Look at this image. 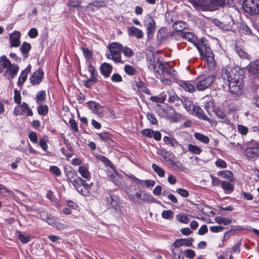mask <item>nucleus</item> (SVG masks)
<instances>
[{
    "mask_svg": "<svg viewBox=\"0 0 259 259\" xmlns=\"http://www.w3.org/2000/svg\"><path fill=\"white\" fill-rule=\"evenodd\" d=\"M186 39L194 44L199 52L203 60L207 64L209 70H213L215 65L213 52L207 42L198 41L196 36L191 32H180V37Z\"/></svg>",
    "mask_w": 259,
    "mask_h": 259,
    "instance_id": "nucleus-1",
    "label": "nucleus"
},
{
    "mask_svg": "<svg viewBox=\"0 0 259 259\" xmlns=\"http://www.w3.org/2000/svg\"><path fill=\"white\" fill-rule=\"evenodd\" d=\"M241 73L242 71L240 72L237 67L223 68L222 71L225 83L228 86L230 92L237 96L241 95L244 92L243 75Z\"/></svg>",
    "mask_w": 259,
    "mask_h": 259,
    "instance_id": "nucleus-2",
    "label": "nucleus"
},
{
    "mask_svg": "<svg viewBox=\"0 0 259 259\" xmlns=\"http://www.w3.org/2000/svg\"><path fill=\"white\" fill-rule=\"evenodd\" d=\"M103 201L108 209L117 213L121 212V202L120 199L115 194L110 192L106 193Z\"/></svg>",
    "mask_w": 259,
    "mask_h": 259,
    "instance_id": "nucleus-3",
    "label": "nucleus"
},
{
    "mask_svg": "<svg viewBox=\"0 0 259 259\" xmlns=\"http://www.w3.org/2000/svg\"><path fill=\"white\" fill-rule=\"evenodd\" d=\"M0 65L6 69L5 73H7L8 77L13 79L17 74L19 67L18 65L12 64L10 61L5 55L0 57Z\"/></svg>",
    "mask_w": 259,
    "mask_h": 259,
    "instance_id": "nucleus-4",
    "label": "nucleus"
},
{
    "mask_svg": "<svg viewBox=\"0 0 259 259\" xmlns=\"http://www.w3.org/2000/svg\"><path fill=\"white\" fill-rule=\"evenodd\" d=\"M215 76L208 74H202L199 75L196 79V89L202 91L207 89L214 81Z\"/></svg>",
    "mask_w": 259,
    "mask_h": 259,
    "instance_id": "nucleus-5",
    "label": "nucleus"
},
{
    "mask_svg": "<svg viewBox=\"0 0 259 259\" xmlns=\"http://www.w3.org/2000/svg\"><path fill=\"white\" fill-rule=\"evenodd\" d=\"M242 7L244 11L248 14L259 15V0H244Z\"/></svg>",
    "mask_w": 259,
    "mask_h": 259,
    "instance_id": "nucleus-6",
    "label": "nucleus"
},
{
    "mask_svg": "<svg viewBox=\"0 0 259 259\" xmlns=\"http://www.w3.org/2000/svg\"><path fill=\"white\" fill-rule=\"evenodd\" d=\"M153 68L155 74H159V70H160L164 75H166L170 76L175 75V70L172 69L168 63H163L159 60L156 61Z\"/></svg>",
    "mask_w": 259,
    "mask_h": 259,
    "instance_id": "nucleus-7",
    "label": "nucleus"
},
{
    "mask_svg": "<svg viewBox=\"0 0 259 259\" xmlns=\"http://www.w3.org/2000/svg\"><path fill=\"white\" fill-rule=\"evenodd\" d=\"M144 25L146 29V33L149 38L153 36L156 29V23L153 18L149 15L147 16L144 21Z\"/></svg>",
    "mask_w": 259,
    "mask_h": 259,
    "instance_id": "nucleus-8",
    "label": "nucleus"
},
{
    "mask_svg": "<svg viewBox=\"0 0 259 259\" xmlns=\"http://www.w3.org/2000/svg\"><path fill=\"white\" fill-rule=\"evenodd\" d=\"M172 27L176 32H172L170 36L172 37L179 39L180 32H184L183 30L187 27V24L184 21H177L173 24Z\"/></svg>",
    "mask_w": 259,
    "mask_h": 259,
    "instance_id": "nucleus-9",
    "label": "nucleus"
},
{
    "mask_svg": "<svg viewBox=\"0 0 259 259\" xmlns=\"http://www.w3.org/2000/svg\"><path fill=\"white\" fill-rule=\"evenodd\" d=\"M109 179L111 181L120 188L123 189L125 187V183L121 174L115 171L114 174L110 176Z\"/></svg>",
    "mask_w": 259,
    "mask_h": 259,
    "instance_id": "nucleus-10",
    "label": "nucleus"
},
{
    "mask_svg": "<svg viewBox=\"0 0 259 259\" xmlns=\"http://www.w3.org/2000/svg\"><path fill=\"white\" fill-rule=\"evenodd\" d=\"M43 77V71L41 69H38L30 77V82L33 85H38L41 82Z\"/></svg>",
    "mask_w": 259,
    "mask_h": 259,
    "instance_id": "nucleus-11",
    "label": "nucleus"
},
{
    "mask_svg": "<svg viewBox=\"0 0 259 259\" xmlns=\"http://www.w3.org/2000/svg\"><path fill=\"white\" fill-rule=\"evenodd\" d=\"M193 241L194 239L192 238L178 239L174 242L173 246L175 248H179L182 246L190 247L192 245Z\"/></svg>",
    "mask_w": 259,
    "mask_h": 259,
    "instance_id": "nucleus-12",
    "label": "nucleus"
},
{
    "mask_svg": "<svg viewBox=\"0 0 259 259\" xmlns=\"http://www.w3.org/2000/svg\"><path fill=\"white\" fill-rule=\"evenodd\" d=\"M111 52L115 57H119L121 60V52L122 50V45L118 42H112L108 46Z\"/></svg>",
    "mask_w": 259,
    "mask_h": 259,
    "instance_id": "nucleus-13",
    "label": "nucleus"
},
{
    "mask_svg": "<svg viewBox=\"0 0 259 259\" xmlns=\"http://www.w3.org/2000/svg\"><path fill=\"white\" fill-rule=\"evenodd\" d=\"M105 6V3L103 0H96L89 4L87 7L88 12L93 13L99 8Z\"/></svg>",
    "mask_w": 259,
    "mask_h": 259,
    "instance_id": "nucleus-14",
    "label": "nucleus"
},
{
    "mask_svg": "<svg viewBox=\"0 0 259 259\" xmlns=\"http://www.w3.org/2000/svg\"><path fill=\"white\" fill-rule=\"evenodd\" d=\"M210 11H213L218 9L219 7H223L225 4V0H206L204 1Z\"/></svg>",
    "mask_w": 259,
    "mask_h": 259,
    "instance_id": "nucleus-15",
    "label": "nucleus"
},
{
    "mask_svg": "<svg viewBox=\"0 0 259 259\" xmlns=\"http://www.w3.org/2000/svg\"><path fill=\"white\" fill-rule=\"evenodd\" d=\"M20 32L16 31L10 35V41L11 47H18L19 46L20 44Z\"/></svg>",
    "mask_w": 259,
    "mask_h": 259,
    "instance_id": "nucleus-16",
    "label": "nucleus"
},
{
    "mask_svg": "<svg viewBox=\"0 0 259 259\" xmlns=\"http://www.w3.org/2000/svg\"><path fill=\"white\" fill-rule=\"evenodd\" d=\"M70 182L73 185L76 190H78V189L81 187V186H83L84 188L91 187V184L90 185L87 183L85 181L80 177H77L76 179L71 180V182Z\"/></svg>",
    "mask_w": 259,
    "mask_h": 259,
    "instance_id": "nucleus-17",
    "label": "nucleus"
},
{
    "mask_svg": "<svg viewBox=\"0 0 259 259\" xmlns=\"http://www.w3.org/2000/svg\"><path fill=\"white\" fill-rule=\"evenodd\" d=\"M127 33L129 36H135L138 39H141L143 37V31L134 26L127 28Z\"/></svg>",
    "mask_w": 259,
    "mask_h": 259,
    "instance_id": "nucleus-18",
    "label": "nucleus"
},
{
    "mask_svg": "<svg viewBox=\"0 0 259 259\" xmlns=\"http://www.w3.org/2000/svg\"><path fill=\"white\" fill-rule=\"evenodd\" d=\"M193 111L191 114L195 115L199 118L207 121L209 120V118L205 114V113L199 106L196 105V107H194Z\"/></svg>",
    "mask_w": 259,
    "mask_h": 259,
    "instance_id": "nucleus-19",
    "label": "nucleus"
},
{
    "mask_svg": "<svg viewBox=\"0 0 259 259\" xmlns=\"http://www.w3.org/2000/svg\"><path fill=\"white\" fill-rule=\"evenodd\" d=\"M221 187L225 194H231L234 190V186L230 182L223 181L221 182Z\"/></svg>",
    "mask_w": 259,
    "mask_h": 259,
    "instance_id": "nucleus-20",
    "label": "nucleus"
},
{
    "mask_svg": "<svg viewBox=\"0 0 259 259\" xmlns=\"http://www.w3.org/2000/svg\"><path fill=\"white\" fill-rule=\"evenodd\" d=\"M78 172L85 179L89 180L91 178L90 172L89 170V166L88 164L80 166L78 167Z\"/></svg>",
    "mask_w": 259,
    "mask_h": 259,
    "instance_id": "nucleus-21",
    "label": "nucleus"
},
{
    "mask_svg": "<svg viewBox=\"0 0 259 259\" xmlns=\"http://www.w3.org/2000/svg\"><path fill=\"white\" fill-rule=\"evenodd\" d=\"M100 70L103 75L105 77H108L112 72V67L108 63H104L101 65Z\"/></svg>",
    "mask_w": 259,
    "mask_h": 259,
    "instance_id": "nucleus-22",
    "label": "nucleus"
},
{
    "mask_svg": "<svg viewBox=\"0 0 259 259\" xmlns=\"http://www.w3.org/2000/svg\"><path fill=\"white\" fill-rule=\"evenodd\" d=\"M179 85L186 92L193 93L196 91V87H195L190 81H181Z\"/></svg>",
    "mask_w": 259,
    "mask_h": 259,
    "instance_id": "nucleus-23",
    "label": "nucleus"
},
{
    "mask_svg": "<svg viewBox=\"0 0 259 259\" xmlns=\"http://www.w3.org/2000/svg\"><path fill=\"white\" fill-rule=\"evenodd\" d=\"M128 198L133 201H135V196L134 195L135 191H136V187L133 185H130L123 188Z\"/></svg>",
    "mask_w": 259,
    "mask_h": 259,
    "instance_id": "nucleus-24",
    "label": "nucleus"
},
{
    "mask_svg": "<svg viewBox=\"0 0 259 259\" xmlns=\"http://www.w3.org/2000/svg\"><path fill=\"white\" fill-rule=\"evenodd\" d=\"M141 190L139 192H137L134 195L135 196V200L137 198L142 201H151L153 197L151 195H149L146 193H145L142 195L141 192Z\"/></svg>",
    "mask_w": 259,
    "mask_h": 259,
    "instance_id": "nucleus-25",
    "label": "nucleus"
},
{
    "mask_svg": "<svg viewBox=\"0 0 259 259\" xmlns=\"http://www.w3.org/2000/svg\"><path fill=\"white\" fill-rule=\"evenodd\" d=\"M248 71L252 74L259 73V59L250 63L248 66Z\"/></svg>",
    "mask_w": 259,
    "mask_h": 259,
    "instance_id": "nucleus-26",
    "label": "nucleus"
},
{
    "mask_svg": "<svg viewBox=\"0 0 259 259\" xmlns=\"http://www.w3.org/2000/svg\"><path fill=\"white\" fill-rule=\"evenodd\" d=\"M88 107L92 110V111L95 114H99L100 113V110L101 106L100 105L95 101H89L87 103Z\"/></svg>",
    "mask_w": 259,
    "mask_h": 259,
    "instance_id": "nucleus-27",
    "label": "nucleus"
},
{
    "mask_svg": "<svg viewBox=\"0 0 259 259\" xmlns=\"http://www.w3.org/2000/svg\"><path fill=\"white\" fill-rule=\"evenodd\" d=\"M245 155L249 159L254 158L259 155V149L247 148L245 150Z\"/></svg>",
    "mask_w": 259,
    "mask_h": 259,
    "instance_id": "nucleus-28",
    "label": "nucleus"
},
{
    "mask_svg": "<svg viewBox=\"0 0 259 259\" xmlns=\"http://www.w3.org/2000/svg\"><path fill=\"white\" fill-rule=\"evenodd\" d=\"M163 140L165 144L172 148L176 147L179 145L178 142L174 138L164 136Z\"/></svg>",
    "mask_w": 259,
    "mask_h": 259,
    "instance_id": "nucleus-29",
    "label": "nucleus"
},
{
    "mask_svg": "<svg viewBox=\"0 0 259 259\" xmlns=\"http://www.w3.org/2000/svg\"><path fill=\"white\" fill-rule=\"evenodd\" d=\"M64 171L66 177L70 182L75 179V176L76 175V172L71 167L65 168Z\"/></svg>",
    "mask_w": 259,
    "mask_h": 259,
    "instance_id": "nucleus-30",
    "label": "nucleus"
},
{
    "mask_svg": "<svg viewBox=\"0 0 259 259\" xmlns=\"http://www.w3.org/2000/svg\"><path fill=\"white\" fill-rule=\"evenodd\" d=\"M183 105L186 110L190 114L192 113L193 112V107L196 106L193 104L192 101L188 99H184Z\"/></svg>",
    "mask_w": 259,
    "mask_h": 259,
    "instance_id": "nucleus-31",
    "label": "nucleus"
},
{
    "mask_svg": "<svg viewBox=\"0 0 259 259\" xmlns=\"http://www.w3.org/2000/svg\"><path fill=\"white\" fill-rule=\"evenodd\" d=\"M218 175L221 176L223 178L229 179L231 182H233L234 180L232 172L229 170H226L219 171Z\"/></svg>",
    "mask_w": 259,
    "mask_h": 259,
    "instance_id": "nucleus-32",
    "label": "nucleus"
},
{
    "mask_svg": "<svg viewBox=\"0 0 259 259\" xmlns=\"http://www.w3.org/2000/svg\"><path fill=\"white\" fill-rule=\"evenodd\" d=\"M89 72L91 73V76L88 80H87V82H92L93 83L96 82L97 81V74L95 69L91 65L89 66Z\"/></svg>",
    "mask_w": 259,
    "mask_h": 259,
    "instance_id": "nucleus-33",
    "label": "nucleus"
},
{
    "mask_svg": "<svg viewBox=\"0 0 259 259\" xmlns=\"http://www.w3.org/2000/svg\"><path fill=\"white\" fill-rule=\"evenodd\" d=\"M31 48V46L29 43L27 42H24L22 46L20 47V51L23 56L25 57H27L28 56V54Z\"/></svg>",
    "mask_w": 259,
    "mask_h": 259,
    "instance_id": "nucleus-34",
    "label": "nucleus"
},
{
    "mask_svg": "<svg viewBox=\"0 0 259 259\" xmlns=\"http://www.w3.org/2000/svg\"><path fill=\"white\" fill-rule=\"evenodd\" d=\"M46 99V94L45 91H41L37 93L35 100L37 104L42 103Z\"/></svg>",
    "mask_w": 259,
    "mask_h": 259,
    "instance_id": "nucleus-35",
    "label": "nucleus"
},
{
    "mask_svg": "<svg viewBox=\"0 0 259 259\" xmlns=\"http://www.w3.org/2000/svg\"><path fill=\"white\" fill-rule=\"evenodd\" d=\"M235 50L236 53L240 58L248 60L250 59L249 55L247 53H246L244 50H243L241 48L238 47L236 45H235Z\"/></svg>",
    "mask_w": 259,
    "mask_h": 259,
    "instance_id": "nucleus-36",
    "label": "nucleus"
},
{
    "mask_svg": "<svg viewBox=\"0 0 259 259\" xmlns=\"http://www.w3.org/2000/svg\"><path fill=\"white\" fill-rule=\"evenodd\" d=\"M240 29L241 32L245 35H248L250 36L255 35L251 29L245 24H242L240 25Z\"/></svg>",
    "mask_w": 259,
    "mask_h": 259,
    "instance_id": "nucleus-37",
    "label": "nucleus"
},
{
    "mask_svg": "<svg viewBox=\"0 0 259 259\" xmlns=\"http://www.w3.org/2000/svg\"><path fill=\"white\" fill-rule=\"evenodd\" d=\"M37 110L39 115L44 116L48 114L49 108L47 105H43L42 103L37 104Z\"/></svg>",
    "mask_w": 259,
    "mask_h": 259,
    "instance_id": "nucleus-38",
    "label": "nucleus"
},
{
    "mask_svg": "<svg viewBox=\"0 0 259 259\" xmlns=\"http://www.w3.org/2000/svg\"><path fill=\"white\" fill-rule=\"evenodd\" d=\"M20 107L21 108V111H22V114L24 112H26L27 116H31L33 115V112L31 109H30L26 103L23 102L22 104L20 105Z\"/></svg>",
    "mask_w": 259,
    "mask_h": 259,
    "instance_id": "nucleus-39",
    "label": "nucleus"
},
{
    "mask_svg": "<svg viewBox=\"0 0 259 259\" xmlns=\"http://www.w3.org/2000/svg\"><path fill=\"white\" fill-rule=\"evenodd\" d=\"M215 222L218 224L221 225L223 224L224 225H228L232 222L231 219L229 218H223L218 217L215 218Z\"/></svg>",
    "mask_w": 259,
    "mask_h": 259,
    "instance_id": "nucleus-40",
    "label": "nucleus"
},
{
    "mask_svg": "<svg viewBox=\"0 0 259 259\" xmlns=\"http://www.w3.org/2000/svg\"><path fill=\"white\" fill-rule=\"evenodd\" d=\"M152 168L153 170L160 177H163L165 176V170L159 167L157 164L154 163L152 165Z\"/></svg>",
    "mask_w": 259,
    "mask_h": 259,
    "instance_id": "nucleus-41",
    "label": "nucleus"
},
{
    "mask_svg": "<svg viewBox=\"0 0 259 259\" xmlns=\"http://www.w3.org/2000/svg\"><path fill=\"white\" fill-rule=\"evenodd\" d=\"M121 52L127 58H131L134 55V52L131 48L122 45Z\"/></svg>",
    "mask_w": 259,
    "mask_h": 259,
    "instance_id": "nucleus-42",
    "label": "nucleus"
},
{
    "mask_svg": "<svg viewBox=\"0 0 259 259\" xmlns=\"http://www.w3.org/2000/svg\"><path fill=\"white\" fill-rule=\"evenodd\" d=\"M194 137L198 140L201 141V142L204 143V144H207L209 142V138L201 134H200L199 133H196L194 134Z\"/></svg>",
    "mask_w": 259,
    "mask_h": 259,
    "instance_id": "nucleus-43",
    "label": "nucleus"
},
{
    "mask_svg": "<svg viewBox=\"0 0 259 259\" xmlns=\"http://www.w3.org/2000/svg\"><path fill=\"white\" fill-rule=\"evenodd\" d=\"M175 259H184V256H182L183 251L179 248H174L171 249Z\"/></svg>",
    "mask_w": 259,
    "mask_h": 259,
    "instance_id": "nucleus-44",
    "label": "nucleus"
},
{
    "mask_svg": "<svg viewBox=\"0 0 259 259\" xmlns=\"http://www.w3.org/2000/svg\"><path fill=\"white\" fill-rule=\"evenodd\" d=\"M97 159L100 161L102 162L106 166L110 167H113V164L111 163L110 160L105 156L102 155H98L97 156Z\"/></svg>",
    "mask_w": 259,
    "mask_h": 259,
    "instance_id": "nucleus-45",
    "label": "nucleus"
},
{
    "mask_svg": "<svg viewBox=\"0 0 259 259\" xmlns=\"http://www.w3.org/2000/svg\"><path fill=\"white\" fill-rule=\"evenodd\" d=\"M188 149L190 152L195 154H199L202 151V149L198 146L191 144L188 145Z\"/></svg>",
    "mask_w": 259,
    "mask_h": 259,
    "instance_id": "nucleus-46",
    "label": "nucleus"
},
{
    "mask_svg": "<svg viewBox=\"0 0 259 259\" xmlns=\"http://www.w3.org/2000/svg\"><path fill=\"white\" fill-rule=\"evenodd\" d=\"M27 74L23 72V71L21 72L17 82V85L20 87V89H21V87L23 85V84L27 80Z\"/></svg>",
    "mask_w": 259,
    "mask_h": 259,
    "instance_id": "nucleus-47",
    "label": "nucleus"
},
{
    "mask_svg": "<svg viewBox=\"0 0 259 259\" xmlns=\"http://www.w3.org/2000/svg\"><path fill=\"white\" fill-rule=\"evenodd\" d=\"M125 73L129 75H134L136 72V69L130 65H125L124 67Z\"/></svg>",
    "mask_w": 259,
    "mask_h": 259,
    "instance_id": "nucleus-48",
    "label": "nucleus"
},
{
    "mask_svg": "<svg viewBox=\"0 0 259 259\" xmlns=\"http://www.w3.org/2000/svg\"><path fill=\"white\" fill-rule=\"evenodd\" d=\"M106 56L108 59H112L115 63H120L122 64L124 63V61L120 60L119 57H115V55H113L110 51L109 53H106Z\"/></svg>",
    "mask_w": 259,
    "mask_h": 259,
    "instance_id": "nucleus-49",
    "label": "nucleus"
},
{
    "mask_svg": "<svg viewBox=\"0 0 259 259\" xmlns=\"http://www.w3.org/2000/svg\"><path fill=\"white\" fill-rule=\"evenodd\" d=\"M49 170L52 174L55 175L56 176L59 177L61 175V171L60 168L55 165H51L50 167Z\"/></svg>",
    "mask_w": 259,
    "mask_h": 259,
    "instance_id": "nucleus-50",
    "label": "nucleus"
},
{
    "mask_svg": "<svg viewBox=\"0 0 259 259\" xmlns=\"http://www.w3.org/2000/svg\"><path fill=\"white\" fill-rule=\"evenodd\" d=\"M161 216L165 219H171L174 217V213L171 210H163Z\"/></svg>",
    "mask_w": 259,
    "mask_h": 259,
    "instance_id": "nucleus-51",
    "label": "nucleus"
},
{
    "mask_svg": "<svg viewBox=\"0 0 259 259\" xmlns=\"http://www.w3.org/2000/svg\"><path fill=\"white\" fill-rule=\"evenodd\" d=\"M14 100L15 103L19 105L20 104L21 101V97L20 91H18L17 89L14 90Z\"/></svg>",
    "mask_w": 259,
    "mask_h": 259,
    "instance_id": "nucleus-52",
    "label": "nucleus"
},
{
    "mask_svg": "<svg viewBox=\"0 0 259 259\" xmlns=\"http://www.w3.org/2000/svg\"><path fill=\"white\" fill-rule=\"evenodd\" d=\"M82 3V0H69L68 6L70 7L76 8Z\"/></svg>",
    "mask_w": 259,
    "mask_h": 259,
    "instance_id": "nucleus-53",
    "label": "nucleus"
},
{
    "mask_svg": "<svg viewBox=\"0 0 259 259\" xmlns=\"http://www.w3.org/2000/svg\"><path fill=\"white\" fill-rule=\"evenodd\" d=\"M141 133L144 136L151 138L153 137L154 131L151 129L147 128L142 130Z\"/></svg>",
    "mask_w": 259,
    "mask_h": 259,
    "instance_id": "nucleus-54",
    "label": "nucleus"
},
{
    "mask_svg": "<svg viewBox=\"0 0 259 259\" xmlns=\"http://www.w3.org/2000/svg\"><path fill=\"white\" fill-rule=\"evenodd\" d=\"M168 94V102L170 103H172L175 102L177 99H178L179 97L177 96V95L174 92H168L167 93Z\"/></svg>",
    "mask_w": 259,
    "mask_h": 259,
    "instance_id": "nucleus-55",
    "label": "nucleus"
},
{
    "mask_svg": "<svg viewBox=\"0 0 259 259\" xmlns=\"http://www.w3.org/2000/svg\"><path fill=\"white\" fill-rule=\"evenodd\" d=\"M178 221L182 223L187 224L189 222V219L187 215L180 214L177 215Z\"/></svg>",
    "mask_w": 259,
    "mask_h": 259,
    "instance_id": "nucleus-56",
    "label": "nucleus"
},
{
    "mask_svg": "<svg viewBox=\"0 0 259 259\" xmlns=\"http://www.w3.org/2000/svg\"><path fill=\"white\" fill-rule=\"evenodd\" d=\"M80 49L82 50L84 57L86 59H90L92 56V52L87 48L81 47Z\"/></svg>",
    "mask_w": 259,
    "mask_h": 259,
    "instance_id": "nucleus-57",
    "label": "nucleus"
},
{
    "mask_svg": "<svg viewBox=\"0 0 259 259\" xmlns=\"http://www.w3.org/2000/svg\"><path fill=\"white\" fill-rule=\"evenodd\" d=\"M90 188L91 187L84 188V187L81 186V187L79 188L78 190H77L76 191L80 194L86 196L89 195V190Z\"/></svg>",
    "mask_w": 259,
    "mask_h": 259,
    "instance_id": "nucleus-58",
    "label": "nucleus"
},
{
    "mask_svg": "<svg viewBox=\"0 0 259 259\" xmlns=\"http://www.w3.org/2000/svg\"><path fill=\"white\" fill-rule=\"evenodd\" d=\"M147 118L152 124H156L157 123V120L153 113L151 112L147 113Z\"/></svg>",
    "mask_w": 259,
    "mask_h": 259,
    "instance_id": "nucleus-59",
    "label": "nucleus"
},
{
    "mask_svg": "<svg viewBox=\"0 0 259 259\" xmlns=\"http://www.w3.org/2000/svg\"><path fill=\"white\" fill-rule=\"evenodd\" d=\"M97 134L101 138V139L105 142H108L110 139L109 135L107 132L97 133Z\"/></svg>",
    "mask_w": 259,
    "mask_h": 259,
    "instance_id": "nucleus-60",
    "label": "nucleus"
},
{
    "mask_svg": "<svg viewBox=\"0 0 259 259\" xmlns=\"http://www.w3.org/2000/svg\"><path fill=\"white\" fill-rule=\"evenodd\" d=\"M237 128H238L239 132L242 136L246 135L248 132V128L244 125H240V124L238 125L237 126Z\"/></svg>",
    "mask_w": 259,
    "mask_h": 259,
    "instance_id": "nucleus-61",
    "label": "nucleus"
},
{
    "mask_svg": "<svg viewBox=\"0 0 259 259\" xmlns=\"http://www.w3.org/2000/svg\"><path fill=\"white\" fill-rule=\"evenodd\" d=\"M28 35L31 38H34L36 37L38 35L37 30L35 28H32L30 29L28 31Z\"/></svg>",
    "mask_w": 259,
    "mask_h": 259,
    "instance_id": "nucleus-62",
    "label": "nucleus"
},
{
    "mask_svg": "<svg viewBox=\"0 0 259 259\" xmlns=\"http://www.w3.org/2000/svg\"><path fill=\"white\" fill-rule=\"evenodd\" d=\"M185 256L190 259H192L195 256V253L194 250L190 249H186L184 251Z\"/></svg>",
    "mask_w": 259,
    "mask_h": 259,
    "instance_id": "nucleus-63",
    "label": "nucleus"
},
{
    "mask_svg": "<svg viewBox=\"0 0 259 259\" xmlns=\"http://www.w3.org/2000/svg\"><path fill=\"white\" fill-rule=\"evenodd\" d=\"M247 148H256L259 149V142L255 140H251L247 145Z\"/></svg>",
    "mask_w": 259,
    "mask_h": 259,
    "instance_id": "nucleus-64",
    "label": "nucleus"
}]
</instances>
